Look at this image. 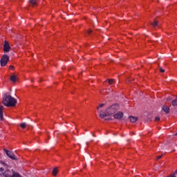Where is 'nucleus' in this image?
Returning <instances> with one entry per match:
<instances>
[{"label": "nucleus", "instance_id": "nucleus-1", "mask_svg": "<svg viewBox=\"0 0 177 177\" xmlns=\"http://www.w3.org/2000/svg\"><path fill=\"white\" fill-rule=\"evenodd\" d=\"M1 103L3 106H6V107H15V106L17 104V100H16L15 97H12V95L5 93Z\"/></svg>", "mask_w": 177, "mask_h": 177}, {"label": "nucleus", "instance_id": "nucleus-2", "mask_svg": "<svg viewBox=\"0 0 177 177\" xmlns=\"http://www.w3.org/2000/svg\"><path fill=\"white\" fill-rule=\"evenodd\" d=\"M5 171V169L3 167H1L0 172H2L0 174L1 177H23L20 174L15 171L13 169L9 170L7 169L5 171Z\"/></svg>", "mask_w": 177, "mask_h": 177}, {"label": "nucleus", "instance_id": "nucleus-3", "mask_svg": "<svg viewBox=\"0 0 177 177\" xmlns=\"http://www.w3.org/2000/svg\"><path fill=\"white\" fill-rule=\"evenodd\" d=\"M120 109V105L118 104H112L111 106L108 107L106 109V111L108 114H110V115H113L115 111H118Z\"/></svg>", "mask_w": 177, "mask_h": 177}, {"label": "nucleus", "instance_id": "nucleus-4", "mask_svg": "<svg viewBox=\"0 0 177 177\" xmlns=\"http://www.w3.org/2000/svg\"><path fill=\"white\" fill-rule=\"evenodd\" d=\"M9 62V56L8 55H3L0 60L1 67H5Z\"/></svg>", "mask_w": 177, "mask_h": 177}, {"label": "nucleus", "instance_id": "nucleus-5", "mask_svg": "<svg viewBox=\"0 0 177 177\" xmlns=\"http://www.w3.org/2000/svg\"><path fill=\"white\" fill-rule=\"evenodd\" d=\"M4 151L6 156L9 157V158H10L11 160H17V158L15 156V153H13V151L7 149H4Z\"/></svg>", "mask_w": 177, "mask_h": 177}, {"label": "nucleus", "instance_id": "nucleus-6", "mask_svg": "<svg viewBox=\"0 0 177 177\" xmlns=\"http://www.w3.org/2000/svg\"><path fill=\"white\" fill-rule=\"evenodd\" d=\"M123 117L124 113H122V111H118V113L113 115V118H115V120H120Z\"/></svg>", "mask_w": 177, "mask_h": 177}, {"label": "nucleus", "instance_id": "nucleus-7", "mask_svg": "<svg viewBox=\"0 0 177 177\" xmlns=\"http://www.w3.org/2000/svg\"><path fill=\"white\" fill-rule=\"evenodd\" d=\"M3 50L6 53H8V52L10 50V46L9 45V42L6 41H4Z\"/></svg>", "mask_w": 177, "mask_h": 177}, {"label": "nucleus", "instance_id": "nucleus-8", "mask_svg": "<svg viewBox=\"0 0 177 177\" xmlns=\"http://www.w3.org/2000/svg\"><path fill=\"white\" fill-rule=\"evenodd\" d=\"M109 115H111L109 114L106 111H105V113L103 112V111H100V118H104V117H109Z\"/></svg>", "mask_w": 177, "mask_h": 177}, {"label": "nucleus", "instance_id": "nucleus-9", "mask_svg": "<svg viewBox=\"0 0 177 177\" xmlns=\"http://www.w3.org/2000/svg\"><path fill=\"white\" fill-rule=\"evenodd\" d=\"M3 120V106L0 105V121Z\"/></svg>", "mask_w": 177, "mask_h": 177}, {"label": "nucleus", "instance_id": "nucleus-10", "mask_svg": "<svg viewBox=\"0 0 177 177\" xmlns=\"http://www.w3.org/2000/svg\"><path fill=\"white\" fill-rule=\"evenodd\" d=\"M162 110H163V111L165 113H166V114H168V113H169V106H167V105H163L162 107Z\"/></svg>", "mask_w": 177, "mask_h": 177}, {"label": "nucleus", "instance_id": "nucleus-11", "mask_svg": "<svg viewBox=\"0 0 177 177\" xmlns=\"http://www.w3.org/2000/svg\"><path fill=\"white\" fill-rule=\"evenodd\" d=\"M129 119L130 122H133V123H135L136 122V121H138V117H135V116H129Z\"/></svg>", "mask_w": 177, "mask_h": 177}, {"label": "nucleus", "instance_id": "nucleus-12", "mask_svg": "<svg viewBox=\"0 0 177 177\" xmlns=\"http://www.w3.org/2000/svg\"><path fill=\"white\" fill-rule=\"evenodd\" d=\"M59 172V170L57 169V167H55L53 169L52 174L53 176H56L57 175V173Z\"/></svg>", "mask_w": 177, "mask_h": 177}, {"label": "nucleus", "instance_id": "nucleus-13", "mask_svg": "<svg viewBox=\"0 0 177 177\" xmlns=\"http://www.w3.org/2000/svg\"><path fill=\"white\" fill-rule=\"evenodd\" d=\"M28 2L32 6H35V5H37V0H29Z\"/></svg>", "mask_w": 177, "mask_h": 177}, {"label": "nucleus", "instance_id": "nucleus-14", "mask_svg": "<svg viewBox=\"0 0 177 177\" xmlns=\"http://www.w3.org/2000/svg\"><path fill=\"white\" fill-rule=\"evenodd\" d=\"M10 81H12V82H16V75H13L10 77Z\"/></svg>", "mask_w": 177, "mask_h": 177}, {"label": "nucleus", "instance_id": "nucleus-15", "mask_svg": "<svg viewBox=\"0 0 177 177\" xmlns=\"http://www.w3.org/2000/svg\"><path fill=\"white\" fill-rule=\"evenodd\" d=\"M151 26H153V27H157V26H158V21H153V23L151 24Z\"/></svg>", "mask_w": 177, "mask_h": 177}, {"label": "nucleus", "instance_id": "nucleus-16", "mask_svg": "<svg viewBox=\"0 0 177 177\" xmlns=\"http://www.w3.org/2000/svg\"><path fill=\"white\" fill-rule=\"evenodd\" d=\"M107 81H108L109 85L114 84V79H108Z\"/></svg>", "mask_w": 177, "mask_h": 177}, {"label": "nucleus", "instance_id": "nucleus-17", "mask_svg": "<svg viewBox=\"0 0 177 177\" xmlns=\"http://www.w3.org/2000/svg\"><path fill=\"white\" fill-rule=\"evenodd\" d=\"M171 104L174 106H177V98L171 101Z\"/></svg>", "mask_w": 177, "mask_h": 177}, {"label": "nucleus", "instance_id": "nucleus-18", "mask_svg": "<svg viewBox=\"0 0 177 177\" xmlns=\"http://www.w3.org/2000/svg\"><path fill=\"white\" fill-rule=\"evenodd\" d=\"M20 127H21V128H22V129H24V128H26V127H27V124L26 122L21 123Z\"/></svg>", "mask_w": 177, "mask_h": 177}, {"label": "nucleus", "instance_id": "nucleus-19", "mask_svg": "<svg viewBox=\"0 0 177 177\" xmlns=\"http://www.w3.org/2000/svg\"><path fill=\"white\" fill-rule=\"evenodd\" d=\"M160 116H156L155 117V121L156 122H158V121H160Z\"/></svg>", "mask_w": 177, "mask_h": 177}, {"label": "nucleus", "instance_id": "nucleus-20", "mask_svg": "<svg viewBox=\"0 0 177 177\" xmlns=\"http://www.w3.org/2000/svg\"><path fill=\"white\" fill-rule=\"evenodd\" d=\"M0 164H2L3 165H5L6 167H8V164L5 163V162H3L2 160L0 161Z\"/></svg>", "mask_w": 177, "mask_h": 177}, {"label": "nucleus", "instance_id": "nucleus-21", "mask_svg": "<svg viewBox=\"0 0 177 177\" xmlns=\"http://www.w3.org/2000/svg\"><path fill=\"white\" fill-rule=\"evenodd\" d=\"M160 73H165V70L162 69V68H160Z\"/></svg>", "mask_w": 177, "mask_h": 177}, {"label": "nucleus", "instance_id": "nucleus-22", "mask_svg": "<svg viewBox=\"0 0 177 177\" xmlns=\"http://www.w3.org/2000/svg\"><path fill=\"white\" fill-rule=\"evenodd\" d=\"M172 100V99L171 98V97H168L167 98V102H171Z\"/></svg>", "mask_w": 177, "mask_h": 177}, {"label": "nucleus", "instance_id": "nucleus-23", "mask_svg": "<svg viewBox=\"0 0 177 177\" xmlns=\"http://www.w3.org/2000/svg\"><path fill=\"white\" fill-rule=\"evenodd\" d=\"M100 107H104V104H100Z\"/></svg>", "mask_w": 177, "mask_h": 177}, {"label": "nucleus", "instance_id": "nucleus-24", "mask_svg": "<svg viewBox=\"0 0 177 177\" xmlns=\"http://www.w3.org/2000/svg\"><path fill=\"white\" fill-rule=\"evenodd\" d=\"M161 157H162V156H157V160H160V158H161Z\"/></svg>", "mask_w": 177, "mask_h": 177}, {"label": "nucleus", "instance_id": "nucleus-25", "mask_svg": "<svg viewBox=\"0 0 177 177\" xmlns=\"http://www.w3.org/2000/svg\"><path fill=\"white\" fill-rule=\"evenodd\" d=\"M109 120H111V118H105L104 119L105 121H109Z\"/></svg>", "mask_w": 177, "mask_h": 177}, {"label": "nucleus", "instance_id": "nucleus-26", "mask_svg": "<svg viewBox=\"0 0 177 177\" xmlns=\"http://www.w3.org/2000/svg\"><path fill=\"white\" fill-rule=\"evenodd\" d=\"M88 34H91V32H92V30H89L88 31Z\"/></svg>", "mask_w": 177, "mask_h": 177}, {"label": "nucleus", "instance_id": "nucleus-27", "mask_svg": "<svg viewBox=\"0 0 177 177\" xmlns=\"http://www.w3.org/2000/svg\"><path fill=\"white\" fill-rule=\"evenodd\" d=\"M10 68L13 69L14 68L13 66H10Z\"/></svg>", "mask_w": 177, "mask_h": 177}, {"label": "nucleus", "instance_id": "nucleus-28", "mask_svg": "<svg viewBox=\"0 0 177 177\" xmlns=\"http://www.w3.org/2000/svg\"><path fill=\"white\" fill-rule=\"evenodd\" d=\"M99 109H100V106H97V109L99 110Z\"/></svg>", "mask_w": 177, "mask_h": 177}, {"label": "nucleus", "instance_id": "nucleus-29", "mask_svg": "<svg viewBox=\"0 0 177 177\" xmlns=\"http://www.w3.org/2000/svg\"><path fill=\"white\" fill-rule=\"evenodd\" d=\"M175 174H177V170L175 171Z\"/></svg>", "mask_w": 177, "mask_h": 177}, {"label": "nucleus", "instance_id": "nucleus-30", "mask_svg": "<svg viewBox=\"0 0 177 177\" xmlns=\"http://www.w3.org/2000/svg\"><path fill=\"white\" fill-rule=\"evenodd\" d=\"M32 82H34V80H32Z\"/></svg>", "mask_w": 177, "mask_h": 177}, {"label": "nucleus", "instance_id": "nucleus-31", "mask_svg": "<svg viewBox=\"0 0 177 177\" xmlns=\"http://www.w3.org/2000/svg\"><path fill=\"white\" fill-rule=\"evenodd\" d=\"M96 23H97V21H95Z\"/></svg>", "mask_w": 177, "mask_h": 177}, {"label": "nucleus", "instance_id": "nucleus-32", "mask_svg": "<svg viewBox=\"0 0 177 177\" xmlns=\"http://www.w3.org/2000/svg\"><path fill=\"white\" fill-rule=\"evenodd\" d=\"M96 23H97V21H95Z\"/></svg>", "mask_w": 177, "mask_h": 177}, {"label": "nucleus", "instance_id": "nucleus-33", "mask_svg": "<svg viewBox=\"0 0 177 177\" xmlns=\"http://www.w3.org/2000/svg\"><path fill=\"white\" fill-rule=\"evenodd\" d=\"M108 91H110V88H109Z\"/></svg>", "mask_w": 177, "mask_h": 177}, {"label": "nucleus", "instance_id": "nucleus-34", "mask_svg": "<svg viewBox=\"0 0 177 177\" xmlns=\"http://www.w3.org/2000/svg\"><path fill=\"white\" fill-rule=\"evenodd\" d=\"M176 97L177 98V95H176Z\"/></svg>", "mask_w": 177, "mask_h": 177}]
</instances>
